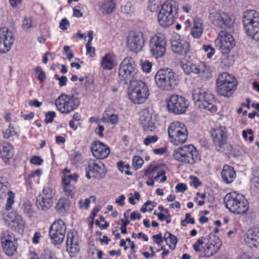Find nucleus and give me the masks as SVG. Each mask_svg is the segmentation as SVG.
<instances>
[{"mask_svg":"<svg viewBox=\"0 0 259 259\" xmlns=\"http://www.w3.org/2000/svg\"><path fill=\"white\" fill-rule=\"evenodd\" d=\"M179 63L186 74H195L200 80L206 81L212 76L210 68L204 62H193L191 56L181 57Z\"/></svg>","mask_w":259,"mask_h":259,"instance_id":"obj_1","label":"nucleus"},{"mask_svg":"<svg viewBox=\"0 0 259 259\" xmlns=\"http://www.w3.org/2000/svg\"><path fill=\"white\" fill-rule=\"evenodd\" d=\"M224 202L226 208L235 215L246 214L249 210L248 200L244 195L236 191L227 193Z\"/></svg>","mask_w":259,"mask_h":259,"instance_id":"obj_2","label":"nucleus"},{"mask_svg":"<svg viewBox=\"0 0 259 259\" xmlns=\"http://www.w3.org/2000/svg\"><path fill=\"white\" fill-rule=\"evenodd\" d=\"M179 4L175 0H166L161 5L157 16L159 24L168 28L175 22L179 15Z\"/></svg>","mask_w":259,"mask_h":259,"instance_id":"obj_3","label":"nucleus"},{"mask_svg":"<svg viewBox=\"0 0 259 259\" xmlns=\"http://www.w3.org/2000/svg\"><path fill=\"white\" fill-rule=\"evenodd\" d=\"M175 160L181 164L193 165L201 161V155L192 144H188L178 148L173 152Z\"/></svg>","mask_w":259,"mask_h":259,"instance_id":"obj_4","label":"nucleus"},{"mask_svg":"<svg viewBox=\"0 0 259 259\" xmlns=\"http://www.w3.org/2000/svg\"><path fill=\"white\" fill-rule=\"evenodd\" d=\"M192 98L200 108L207 110L211 113H214L217 111L214 96L207 90L203 88L194 89Z\"/></svg>","mask_w":259,"mask_h":259,"instance_id":"obj_5","label":"nucleus"},{"mask_svg":"<svg viewBox=\"0 0 259 259\" xmlns=\"http://www.w3.org/2000/svg\"><path fill=\"white\" fill-rule=\"evenodd\" d=\"M215 84L218 94L228 98L232 96L236 91L238 81L235 77L224 72L219 75Z\"/></svg>","mask_w":259,"mask_h":259,"instance_id":"obj_6","label":"nucleus"},{"mask_svg":"<svg viewBox=\"0 0 259 259\" xmlns=\"http://www.w3.org/2000/svg\"><path fill=\"white\" fill-rule=\"evenodd\" d=\"M243 24L246 34L259 41V13L254 10H246L243 13Z\"/></svg>","mask_w":259,"mask_h":259,"instance_id":"obj_7","label":"nucleus"},{"mask_svg":"<svg viewBox=\"0 0 259 259\" xmlns=\"http://www.w3.org/2000/svg\"><path fill=\"white\" fill-rule=\"evenodd\" d=\"M149 95V88L145 82L141 80H135L130 83L128 97L134 104H141L144 103Z\"/></svg>","mask_w":259,"mask_h":259,"instance_id":"obj_8","label":"nucleus"},{"mask_svg":"<svg viewBox=\"0 0 259 259\" xmlns=\"http://www.w3.org/2000/svg\"><path fill=\"white\" fill-rule=\"evenodd\" d=\"M155 81L160 89L166 91L175 89L178 83L176 74L169 68L160 69L157 71Z\"/></svg>","mask_w":259,"mask_h":259,"instance_id":"obj_9","label":"nucleus"},{"mask_svg":"<svg viewBox=\"0 0 259 259\" xmlns=\"http://www.w3.org/2000/svg\"><path fill=\"white\" fill-rule=\"evenodd\" d=\"M55 104L58 111L68 114L78 108L80 100L73 95L62 93L55 100Z\"/></svg>","mask_w":259,"mask_h":259,"instance_id":"obj_10","label":"nucleus"},{"mask_svg":"<svg viewBox=\"0 0 259 259\" xmlns=\"http://www.w3.org/2000/svg\"><path fill=\"white\" fill-rule=\"evenodd\" d=\"M137 73V65L131 57H126L120 63L118 69V77L121 82L127 84L132 82Z\"/></svg>","mask_w":259,"mask_h":259,"instance_id":"obj_11","label":"nucleus"},{"mask_svg":"<svg viewBox=\"0 0 259 259\" xmlns=\"http://www.w3.org/2000/svg\"><path fill=\"white\" fill-rule=\"evenodd\" d=\"M167 132L170 142L175 145L183 144L188 139L187 128L184 123L180 122L171 123Z\"/></svg>","mask_w":259,"mask_h":259,"instance_id":"obj_12","label":"nucleus"},{"mask_svg":"<svg viewBox=\"0 0 259 259\" xmlns=\"http://www.w3.org/2000/svg\"><path fill=\"white\" fill-rule=\"evenodd\" d=\"M214 45L222 54L228 55L235 46V41L231 34L222 30L215 39Z\"/></svg>","mask_w":259,"mask_h":259,"instance_id":"obj_13","label":"nucleus"},{"mask_svg":"<svg viewBox=\"0 0 259 259\" xmlns=\"http://www.w3.org/2000/svg\"><path fill=\"white\" fill-rule=\"evenodd\" d=\"M85 171V177L88 179L94 178L100 180L105 177L107 170L103 162L96 159H90L87 161Z\"/></svg>","mask_w":259,"mask_h":259,"instance_id":"obj_14","label":"nucleus"},{"mask_svg":"<svg viewBox=\"0 0 259 259\" xmlns=\"http://www.w3.org/2000/svg\"><path fill=\"white\" fill-rule=\"evenodd\" d=\"M208 19L213 25L221 29L230 28L234 22L229 14L218 12L214 9L209 10Z\"/></svg>","mask_w":259,"mask_h":259,"instance_id":"obj_15","label":"nucleus"},{"mask_svg":"<svg viewBox=\"0 0 259 259\" xmlns=\"http://www.w3.org/2000/svg\"><path fill=\"white\" fill-rule=\"evenodd\" d=\"M66 225L64 221L58 219L51 225L49 229V237L54 244H61L65 238Z\"/></svg>","mask_w":259,"mask_h":259,"instance_id":"obj_16","label":"nucleus"},{"mask_svg":"<svg viewBox=\"0 0 259 259\" xmlns=\"http://www.w3.org/2000/svg\"><path fill=\"white\" fill-rule=\"evenodd\" d=\"M209 134L215 150L220 151L227 143L228 139L227 128L223 126L212 128L209 131Z\"/></svg>","mask_w":259,"mask_h":259,"instance_id":"obj_17","label":"nucleus"},{"mask_svg":"<svg viewBox=\"0 0 259 259\" xmlns=\"http://www.w3.org/2000/svg\"><path fill=\"white\" fill-rule=\"evenodd\" d=\"M166 46V42L164 35L160 33L155 34L150 40L151 55L156 59L162 58L165 53Z\"/></svg>","mask_w":259,"mask_h":259,"instance_id":"obj_18","label":"nucleus"},{"mask_svg":"<svg viewBox=\"0 0 259 259\" xmlns=\"http://www.w3.org/2000/svg\"><path fill=\"white\" fill-rule=\"evenodd\" d=\"M144 34L141 31L131 32L127 37V47L132 52L139 53L145 46Z\"/></svg>","mask_w":259,"mask_h":259,"instance_id":"obj_19","label":"nucleus"},{"mask_svg":"<svg viewBox=\"0 0 259 259\" xmlns=\"http://www.w3.org/2000/svg\"><path fill=\"white\" fill-rule=\"evenodd\" d=\"M188 106V101L184 97L178 95H172L167 101L168 111L178 114L184 113Z\"/></svg>","mask_w":259,"mask_h":259,"instance_id":"obj_20","label":"nucleus"},{"mask_svg":"<svg viewBox=\"0 0 259 259\" xmlns=\"http://www.w3.org/2000/svg\"><path fill=\"white\" fill-rule=\"evenodd\" d=\"M1 241L3 250L7 255L13 256L17 253L18 244L13 234L9 232L3 233Z\"/></svg>","mask_w":259,"mask_h":259,"instance_id":"obj_21","label":"nucleus"},{"mask_svg":"<svg viewBox=\"0 0 259 259\" xmlns=\"http://www.w3.org/2000/svg\"><path fill=\"white\" fill-rule=\"evenodd\" d=\"M55 193L49 187L44 188L42 193L37 197L36 205L38 209L46 211L52 206Z\"/></svg>","mask_w":259,"mask_h":259,"instance_id":"obj_22","label":"nucleus"},{"mask_svg":"<svg viewBox=\"0 0 259 259\" xmlns=\"http://www.w3.org/2000/svg\"><path fill=\"white\" fill-rule=\"evenodd\" d=\"M170 48L175 54L182 57L190 56L189 55L190 51V43L180 37L174 36L171 38Z\"/></svg>","mask_w":259,"mask_h":259,"instance_id":"obj_23","label":"nucleus"},{"mask_svg":"<svg viewBox=\"0 0 259 259\" xmlns=\"http://www.w3.org/2000/svg\"><path fill=\"white\" fill-rule=\"evenodd\" d=\"M165 171L164 169L159 170L158 166H150L145 170L144 176L148 178L146 181V184L149 186H152L154 184V180L158 181L160 179V183H164L167 180L165 175Z\"/></svg>","mask_w":259,"mask_h":259,"instance_id":"obj_24","label":"nucleus"},{"mask_svg":"<svg viewBox=\"0 0 259 259\" xmlns=\"http://www.w3.org/2000/svg\"><path fill=\"white\" fill-rule=\"evenodd\" d=\"M139 119L144 131L152 132L155 129V118L148 108L144 109L140 112Z\"/></svg>","mask_w":259,"mask_h":259,"instance_id":"obj_25","label":"nucleus"},{"mask_svg":"<svg viewBox=\"0 0 259 259\" xmlns=\"http://www.w3.org/2000/svg\"><path fill=\"white\" fill-rule=\"evenodd\" d=\"M78 176L76 174L66 175L64 174L62 179L64 192L66 196L73 198L75 194V184Z\"/></svg>","mask_w":259,"mask_h":259,"instance_id":"obj_26","label":"nucleus"},{"mask_svg":"<svg viewBox=\"0 0 259 259\" xmlns=\"http://www.w3.org/2000/svg\"><path fill=\"white\" fill-rule=\"evenodd\" d=\"M79 238L76 233L69 230L67 234L66 250L70 256H74L79 251Z\"/></svg>","mask_w":259,"mask_h":259,"instance_id":"obj_27","label":"nucleus"},{"mask_svg":"<svg viewBox=\"0 0 259 259\" xmlns=\"http://www.w3.org/2000/svg\"><path fill=\"white\" fill-rule=\"evenodd\" d=\"M93 155L97 159H103L106 158L110 152L109 147L99 141H94L91 146Z\"/></svg>","mask_w":259,"mask_h":259,"instance_id":"obj_28","label":"nucleus"},{"mask_svg":"<svg viewBox=\"0 0 259 259\" xmlns=\"http://www.w3.org/2000/svg\"><path fill=\"white\" fill-rule=\"evenodd\" d=\"M14 155V148L11 144L5 142L0 145V157L6 165L11 164L10 160Z\"/></svg>","mask_w":259,"mask_h":259,"instance_id":"obj_29","label":"nucleus"},{"mask_svg":"<svg viewBox=\"0 0 259 259\" xmlns=\"http://www.w3.org/2000/svg\"><path fill=\"white\" fill-rule=\"evenodd\" d=\"M244 241L250 247L259 245V228L253 227L249 229L244 237Z\"/></svg>","mask_w":259,"mask_h":259,"instance_id":"obj_30","label":"nucleus"},{"mask_svg":"<svg viewBox=\"0 0 259 259\" xmlns=\"http://www.w3.org/2000/svg\"><path fill=\"white\" fill-rule=\"evenodd\" d=\"M221 245L222 243L219 238L208 241L202 246L203 249V254L202 256L205 257H209L213 255L220 250Z\"/></svg>","mask_w":259,"mask_h":259,"instance_id":"obj_31","label":"nucleus"},{"mask_svg":"<svg viewBox=\"0 0 259 259\" xmlns=\"http://www.w3.org/2000/svg\"><path fill=\"white\" fill-rule=\"evenodd\" d=\"M7 221L12 230H18L23 226V219L17 211H11L7 216Z\"/></svg>","mask_w":259,"mask_h":259,"instance_id":"obj_32","label":"nucleus"},{"mask_svg":"<svg viewBox=\"0 0 259 259\" xmlns=\"http://www.w3.org/2000/svg\"><path fill=\"white\" fill-rule=\"evenodd\" d=\"M117 64L116 56L113 53H106L102 58L100 62L101 67L104 70H111Z\"/></svg>","mask_w":259,"mask_h":259,"instance_id":"obj_33","label":"nucleus"},{"mask_svg":"<svg viewBox=\"0 0 259 259\" xmlns=\"http://www.w3.org/2000/svg\"><path fill=\"white\" fill-rule=\"evenodd\" d=\"M221 177L225 183L228 184L232 183L236 177L234 167L228 164L224 165L221 172Z\"/></svg>","mask_w":259,"mask_h":259,"instance_id":"obj_34","label":"nucleus"},{"mask_svg":"<svg viewBox=\"0 0 259 259\" xmlns=\"http://www.w3.org/2000/svg\"><path fill=\"white\" fill-rule=\"evenodd\" d=\"M204 30L203 21L198 17L194 18L193 25L191 28L190 34L194 38H199Z\"/></svg>","mask_w":259,"mask_h":259,"instance_id":"obj_35","label":"nucleus"},{"mask_svg":"<svg viewBox=\"0 0 259 259\" xmlns=\"http://www.w3.org/2000/svg\"><path fill=\"white\" fill-rule=\"evenodd\" d=\"M70 202L68 199L61 197L60 198L55 206L56 212L60 215H64L69 210Z\"/></svg>","mask_w":259,"mask_h":259,"instance_id":"obj_36","label":"nucleus"},{"mask_svg":"<svg viewBox=\"0 0 259 259\" xmlns=\"http://www.w3.org/2000/svg\"><path fill=\"white\" fill-rule=\"evenodd\" d=\"M2 39L8 42L9 45L13 46L15 41L13 32L7 27L0 28V40Z\"/></svg>","mask_w":259,"mask_h":259,"instance_id":"obj_37","label":"nucleus"},{"mask_svg":"<svg viewBox=\"0 0 259 259\" xmlns=\"http://www.w3.org/2000/svg\"><path fill=\"white\" fill-rule=\"evenodd\" d=\"M164 240L166 242L169 249H175L178 243L177 237L169 232H166L164 235Z\"/></svg>","mask_w":259,"mask_h":259,"instance_id":"obj_38","label":"nucleus"},{"mask_svg":"<svg viewBox=\"0 0 259 259\" xmlns=\"http://www.w3.org/2000/svg\"><path fill=\"white\" fill-rule=\"evenodd\" d=\"M42 171L40 169H37L34 171L31 172L28 175L25 176V183L27 187L31 188L33 185V181L37 177V181L39 179V177L42 175Z\"/></svg>","mask_w":259,"mask_h":259,"instance_id":"obj_39","label":"nucleus"},{"mask_svg":"<svg viewBox=\"0 0 259 259\" xmlns=\"http://www.w3.org/2000/svg\"><path fill=\"white\" fill-rule=\"evenodd\" d=\"M96 200V197L95 196H91L89 198H86L84 200L80 199L78 201V206L80 209H88L90 207L91 202L92 201L95 202Z\"/></svg>","mask_w":259,"mask_h":259,"instance_id":"obj_40","label":"nucleus"},{"mask_svg":"<svg viewBox=\"0 0 259 259\" xmlns=\"http://www.w3.org/2000/svg\"><path fill=\"white\" fill-rule=\"evenodd\" d=\"M116 8V2L114 0H108L104 3L103 9L104 12L109 14L112 13Z\"/></svg>","mask_w":259,"mask_h":259,"instance_id":"obj_41","label":"nucleus"},{"mask_svg":"<svg viewBox=\"0 0 259 259\" xmlns=\"http://www.w3.org/2000/svg\"><path fill=\"white\" fill-rule=\"evenodd\" d=\"M118 169L121 172H124L126 175L132 176V172L130 171L131 166L130 164H126L124 162L120 160L117 162Z\"/></svg>","mask_w":259,"mask_h":259,"instance_id":"obj_42","label":"nucleus"},{"mask_svg":"<svg viewBox=\"0 0 259 259\" xmlns=\"http://www.w3.org/2000/svg\"><path fill=\"white\" fill-rule=\"evenodd\" d=\"M8 197L7 199V203L5 206V208L7 210H10L12 208V205L15 202V193L11 190H10L7 193Z\"/></svg>","mask_w":259,"mask_h":259,"instance_id":"obj_43","label":"nucleus"},{"mask_svg":"<svg viewBox=\"0 0 259 259\" xmlns=\"http://www.w3.org/2000/svg\"><path fill=\"white\" fill-rule=\"evenodd\" d=\"M144 163V160L139 155H135L132 159V166L133 168L137 170L140 169Z\"/></svg>","mask_w":259,"mask_h":259,"instance_id":"obj_44","label":"nucleus"},{"mask_svg":"<svg viewBox=\"0 0 259 259\" xmlns=\"http://www.w3.org/2000/svg\"><path fill=\"white\" fill-rule=\"evenodd\" d=\"M118 116L117 114H111L109 117H102L101 120L103 122H106L112 124H116L118 121Z\"/></svg>","mask_w":259,"mask_h":259,"instance_id":"obj_45","label":"nucleus"},{"mask_svg":"<svg viewBox=\"0 0 259 259\" xmlns=\"http://www.w3.org/2000/svg\"><path fill=\"white\" fill-rule=\"evenodd\" d=\"M41 259H58L54 252L49 250L45 249L40 255Z\"/></svg>","mask_w":259,"mask_h":259,"instance_id":"obj_46","label":"nucleus"},{"mask_svg":"<svg viewBox=\"0 0 259 259\" xmlns=\"http://www.w3.org/2000/svg\"><path fill=\"white\" fill-rule=\"evenodd\" d=\"M16 134L13 125L11 123L8 128L3 132V137L5 139H8Z\"/></svg>","mask_w":259,"mask_h":259,"instance_id":"obj_47","label":"nucleus"},{"mask_svg":"<svg viewBox=\"0 0 259 259\" xmlns=\"http://www.w3.org/2000/svg\"><path fill=\"white\" fill-rule=\"evenodd\" d=\"M12 46L9 45L6 41L0 40V53L6 54L9 52L11 49Z\"/></svg>","mask_w":259,"mask_h":259,"instance_id":"obj_48","label":"nucleus"},{"mask_svg":"<svg viewBox=\"0 0 259 259\" xmlns=\"http://www.w3.org/2000/svg\"><path fill=\"white\" fill-rule=\"evenodd\" d=\"M82 154L79 151H74L70 155V160L73 164H76L82 160Z\"/></svg>","mask_w":259,"mask_h":259,"instance_id":"obj_49","label":"nucleus"},{"mask_svg":"<svg viewBox=\"0 0 259 259\" xmlns=\"http://www.w3.org/2000/svg\"><path fill=\"white\" fill-rule=\"evenodd\" d=\"M203 49L205 52L207 53L206 57L208 59L211 58L215 52V49L210 45H203Z\"/></svg>","mask_w":259,"mask_h":259,"instance_id":"obj_50","label":"nucleus"},{"mask_svg":"<svg viewBox=\"0 0 259 259\" xmlns=\"http://www.w3.org/2000/svg\"><path fill=\"white\" fill-rule=\"evenodd\" d=\"M159 138L157 135H154L153 136H147L143 141V143L146 146H148L151 144H154L156 143Z\"/></svg>","mask_w":259,"mask_h":259,"instance_id":"obj_51","label":"nucleus"},{"mask_svg":"<svg viewBox=\"0 0 259 259\" xmlns=\"http://www.w3.org/2000/svg\"><path fill=\"white\" fill-rule=\"evenodd\" d=\"M253 134V132L251 129H248L247 130H243L242 135L244 140L251 142L254 139Z\"/></svg>","mask_w":259,"mask_h":259,"instance_id":"obj_52","label":"nucleus"},{"mask_svg":"<svg viewBox=\"0 0 259 259\" xmlns=\"http://www.w3.org/2000/svg\"><path fill=\"white\" fill-rule=\"evenodd\" d=\"M194 223L195 220L194 218H191V214L189 213H187L185 214V219L181 222V225L183 227L186 226L189 224L193 225Z\"/></svg>","mask_w":259,"mask_h":259,"instance_id":"obj_53","label":"nucleus"},{"mask_svg":"<svg viewBox=\"0 0 259 259\" xmlns=\"http://www.w3.org/2000/svg\"><path fill=\"white\" fill-rule=\"evenodd\" d=\"M56 116L55 111H49L46 113L45 119L44 120L46 123H52Z\"/></svg>","mask_w":259,"mask_h":259,"instance_id":"obj_54","label":"nucleus"},{"mask_svg":"<svg viewBox=\"0 0 259 259\" xmlns=\"http://www.w3.org/2000/svg\"><path fill=\"white\" fill-rule=\"evenodd\" d=\"M35 72L38 74V80L43 81L46 79V74L39 66L36 67L34 69Z\"/></svg>","mask_w":259,"mask_h":259,"instance_id":"obj_55","label":"nucleus"},{"mask_svg":"<svg viewBox=\"0 0 259 259\" xmlns=\"http://www.w3.org/2000/svg\"><path fill=\"white\" fill-rule=\"evenodd\" d=\"M30 162L36 165H40L44 162V160L39 156L34 155L30 158Z\"/></svg>","mask_w":259,"mask_h":259,"instance_id":"obj_56","label":"nucleus"},{"mask_svg":"<svg viewBox=\"0 0 259 259\" xmlns=\"http://www.w3.org/2000/svg\"><path fill=\"white\" fill-rule=\"evenodd\" d=\"M152 64L148 60H145L141 64L142 70L146 73H149L151 71Z\"/></svg>","mask_w":259,"mask_h":259,"instance_id":"obj_57","label":"nucleus"},{"mask_svg":"<svg viewBox=\"0 0 259 259\" xmlns=\"http://www.w3.org/2000/svg\"><path fill=\"white\" fill-rule=\"evenodd\" d=\"M32 26V19L31 18H25L22 22V28L25 30H27Z\"/></svg>","mask_w":259,"mask_h":259,"instance_id":"obj_58","label":"nucleus"},{"mask_svg":"<svg viewBox=\"0 0 259 259\" xmlns=\"http://www.w3.org/2000/svg\"><path fill=\"white\" fill-rule=\"evenodd\" d=\"M152 202L150 200H147L141 207V211L145 213L147 211H151L153 209V207L154 206V205L152 207H150L149 205L151 204Z\"/></svg>","mask_w":259,"mask_h":259,"instance_id":"obj_59","label":"nucleus"},{"mask_svg":"<svg viewBox=\"0 0 259 259\" xmlns=\"http://www.w3.org/2000/svg\"><path fill=\"white\" fill-rule=\"evenodd\" d=\"M54 78L56 79L59 80V85L60 87H64L66 85L67 78V77L65 76H62L61 77H60L59 75L58 74H55Z\"/></svg>","mask_w":259,"mask_h":259,"instance_id":"obj_60","label":"nucleus"},{"mask_svg":"<svg viewBox=\"0 0 259 259\" xmlns=\"http://www.w3.org/2000/svg\"><path fill=\"white\" fill-rule=\"evenodd\" d=\"M204 244L202 239H198L193 245V248L196 252H200V247Z\"/></svg>","mask_w":259,"mask_h":259,"instance_id":"obj_61","label":"nucleus"},{"mask_svg":"<svg viewBox=\"0 0 259 259\" xmlns=\"http://www.w3.org/2000/svg\"><path fill=\"white\" fill-rule=\"evenodd\" d=\"M63 54H67V58L71 60L74 57L73 53L70 51V47L68 46H65L63 48Z\"/></svg>","mask_w":259,"mask_h":259,"instance_id":"obj_62","label":"nucleus"},{"mask_svg":"<svg viewBox=\"0 0 259 259\" xmlns=\"http://www.w3.org/2000/svg\"><path fill=\"white\" fill-rule=\"evenodd\" d=\"M69 21L67 19V18H65L61 20V22L59 24V27L60 29H61L62 30H66L67 29L68 26H69Z\"/></svg>","mask_w":259,"mask_h":259,"instance_id":"obj_63","label":"nucleus"},{"mask_svg":"<svg viewBox=\"0 0 259 259\" xmlns=\"http://www.w3.org/2000/svg\"><path fill=\"white\" fill-rule=\"evenodd\" d=\"M154 242L158 245H160L163 241L164 238H163L161 233L158 234L154 235L152 236Z\"/></svg>","mask_w":259,"mask_h":259,"instance_id":"obj_64","label":"nucleus"}]
</instances>
